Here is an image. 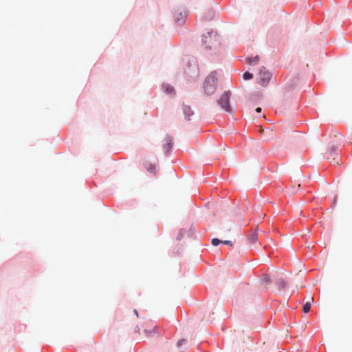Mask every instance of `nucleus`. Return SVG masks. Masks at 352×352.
<instances>
[{
	"instance_id": "nucleus-6",
	"label": "nucleus",
	"mask_w": 352,
	"mask_h": 352,
	"mask_svg": "<svg viewBox=\"0 0 352 352\" xmlns=\"http://www.w3.org/2000/svg\"><path fill=\"white\" fill-rule=\"evenodd\" d=\"M163 144V149L166 154H168L173 147V137L166 136Z\"/></svg>"
},
{
	"instance_id": "nucleus-7",
	"label": "nucleus",
	"mask_w": 352,
	"mask_h": 352,
	"mask_svg": "<svg viewBox=\"0 0 352 352\" xmlns=\"http://www.w3.org/2000/svg\"><path fill=\"white\" fill-rule=\"evenodd\" d=\"M175 21L179 24H182L186 19V15L182 14V12H175L174 14Z\"/></svg>"
},
{
	"instance_id": "nucleus-1",
	"label": "nucleus",
	"mask_w": 352,
	"mask_h": 352,
	"mask_svg": "<svg viewBox=\"0 0 352 352\" xmlns=\"http://www.w3.org/2000/svg\"><path fill=\"white\" fill-rule=\"evenodd\" d=\"M217 82V76L215 72H212L206 77L204 83V90L206 94L210 96L214 93Z\"/></svg>"
},
{
	"instance_id": "nucleus-19",
	"label": "nucleus",
	"mask_w": 352,
	"mask_h": 352,
	"mask_svg": "<svg viewBox=\"0 0 352 352\" xmlns=\"http://www.w3.org/2000/svg\"><path fill=\"white\" fill-rule=\"evenodd\" d=\"M184 342H185V340H179V341H178V342H177V346H181V345H182L183 343H184Z\"/></svg>"
},
{
	"instance_id": "nucleus-10",
	"label": "nucleus",
	"mask_w": 352,
	"mask_h": 352,
	"mask_svg": "<svg viewBox=\"0 0 352 352\" xmlns=\"http://www.w3.org/2000/svg\"><path fill=\"white\" fill-rule=\"evenodd\" d=\"M163 89H164L166 94H171L175 93L174 88L168 84L163 85Z\"/></svg>"
},
{
	"instance_id": "nucleus-20",
	"label": "nucleus",
	"mask_w": 352,
	"mask_h": 352,
	"mask_svg": "<svg viewBox=\"0 0 352 352\" xmlns=\"http://www.w3.org/2000/svg\"><path fill=\"white\" fill-rule=\"evenodd\" d=\"M256 112H258V113H260V112L261 111V108H260V107H257V108L256 109Z\"/></svg>"
},
{
	"instance_id": "nucleus-15",
	"label": "nucleus",
	"mask_w": 352,
	"mask_h": 352,
	"mask_svg": "<svg viewBox=\"0 0 352 352\" xmlns=\"http://www.w3.org/2000/svg\"><path fill=\"white\" fill-rule=\"evenodd\" d=\"M252 77H253V75L251 73L248 72H246L243 74V79L245 80H250V79L252 78Z\"/></svg>"
},
{
	"instance_id": "nucleus-16",
	"label": "nucleus",
	"mask_w": 352,
	"mask_h": 352,
	"mask_svg": "<svg viewBox=\"0 0 352 352\" xmlns=\"http://www.w3.org/2000/svg\"><path fill=\"white\" fill-rule=\"evenodd\" d=\"M221 242H222V241H221V240H219V239H213L212 240V244L213 245H219V243H221Z\"/></svg>"
},
{
	"instance_id": "nucleus-18",
	"label": "nucleus",
	"mask_w": 352,
	"mask_h": 352,
	"mask_svg": "<svg viewBox=\"0 0 352 352\" xmlns=\"http://www.w3.org/2000/svg\"><path fill=\"white\" fill-rule=\"evenodd\" d=\"M221 243L225 244V245H232V243L231 241H222Z\"/></svg>"
},
{
	"instance_id": "nucleus-11",
	"label": "nucleus",
	"mask_w": 352,
	"mask_h": 352,
	"mask_svg": "<svg viewBox=\"0 0 352 352\" xmlns=\"http://www.w3.org/2000/svg\"><path fill=\"white\" fill-rule=\"evenodd\" d=\"M313 301H314V298H313V297H311V298H310V301L307 302L303 305L302 311H303L305 313H308V312L310 311V309H311V302H312Z\"/></svg>"
},
{
	"instance_id": "nucleus-14",
	"label": "nucleus",
	"mask_w": 352,
	"mask_h": 352,
	"mask_svg": "<svg viewBox=\"0 0 352 352\" xmlns=\"http://www.w3.org/2000/svg\"><path fill=\"white\" fill-rule=\"evenodd\" d=\"M277 285L280 289H284L286 287V283L282 279L278 280Z\"/></svg>"
},
{
	"instance_id": "nucleus-8",
	"label": "nucleus",
	"mask_w": 352,
	"mask_h": 352,
	"mask_svg": "<svg viewBox=\"0 0 352 352\" xmlns=\"http://www.w3.org/2000/svg\"><path fill=\"white\" fill-rule=\"evenodd\" d=\"M183 111L186 117L190 120V116L193 115V111L189 106L184 105L183 108Z\"/></svg>"
},
{
	"instance_id": "nucleus-13",
	"label": "nucleus",
	"mask_w": 352,
	"mask_h": 352,
	"mask_svg": "<svg viewBox=\"0 0 352 352\" xmlns=\"http://www.w3.org/2000/svg\"><path fill=\"white\" fill-rule=\"evenodd\" d=\"M145 168H146V169L148 172H150V173H155V171H156V167H155V165H153V164H146L145 165Z\"/></svg>"
},
{
	"instance_id": "nucleus-3",
	"label": "nucleus",
	"mask_w": 352,
	"mask_h": 352,
	"mask_svg": "<svg viewBox=\"0 0 352 352\" xmlns=\"http://www.w3.org/2000/svg\"><path fill=\"white\" fill-rule=\"evenodd\" d=\"M230 94H231L230 91L224 92L217 101L218 104L221 106V107L227 112L232 111L231 107L229 104Z\"/></svg>"
},
{
	"instance_id": "nucleus-9",
	"label": "nucleus",
	"mask_w": 352,
	"mask_h": 352,
	"mask_svg": "<svg viewBox=\"0 0 352 352\" xmlns=\"http://www.w3.org/2000/svg\"><path fill=\"white\" fill-rule=\"evenodd\" d=\"M258 239V234L256 230L254 231L252 233H251L248 236V241L251 243H254L256 242Z\"/></svg>"
},
{
	"instance_id": "nucleus-21",
	"label": "nucleus",
	"mask_w": 352,
	"mask_h": 352,
	"mask_svg": "<svg viewBox=\"0 0 352 352\" xmlns=\"http://www.w3.org/2000/svg\"><path fill=\"white\" fill-rule=\"evenodd\" d=\"M133 311L136 314V316H138V311L136 309H134Z\"/></svg>"
},
{
	"instance_id": "nucleus-4",
	"label": "nucleus",
	"mask_w": 352,
	"mask_h": 352,
	"mask_svg": "<svg viewBox=\"0 0 352 352\" xmlns=\"http://www.w3.org/2000/svg\"><path fill=\"white\" fill-rule=\"evenodd\" d=\"M271 74L265 68H261L259 72V83L265 86L270 81Z\"/></svg>"
},
{
	"instance_id": "nucleus-17",
	"label": "nucleus",
	"mask_w": 352,
	"mask_h": 352,
	"mask_svg": "<svg viewBox=\"0 0 352 352\" xmlns=\"http://www.w3.org/2000/svg\"><path fill=\"white\" fill-rule=\"evenodd\" d=\"M262 280L266 283H267L268 282H270V277L268 276V275H263V278H262Z\"/></svg>"
},
{
	"instance_id": "nucleus-2",
	"label": "nucleus",
	"mask_w": 352,
	"mask_h": 352,
	"mask_svg": "<svg viewBox=\"0 0 352 352\" xmlns=\"http://www.w3.org/2000/svg\"><path fill=\"white\" fill-rule=\"evenodd\" d=\"M184 72L190 78H197L199 74V67L197 62L193 60L192 63H188L184 69Z\"/></svg>"
},
{
	"instance_id": "nucleus-5",
	"label": "nucleus",
	"mask_w": 352,
	"mask_h": 352,
	"mask_svg": "<svg viewBox=\"0 0 352 352\" xmlns=\"http://www.w3.org/2000/svg\"><path fill=\"white\" fill-rule=\"evenodd\" d=\"M217 34L211 32H208L206 35L203 36L202 41L204 44H208L206 47H210L211 45H212L216 41Z\"/></svg>"
},
{
	"instance_id": "nucleus-12",
	"label": "nucleus",
	"mask_w": 352,
	"mask_h": 352,
	"mask_svg": "<svg viewBox=\"0 0 352 352\" xmlns=\"http://www.w3.org/2000/svg\"><path fill=\"white\" fill-rule=\"evenodd\" d=\"M259 60V58L258 56H256L254 58H247V63L249 64V65H256L258 61Z\"/></svg>"
}]
</instances>
